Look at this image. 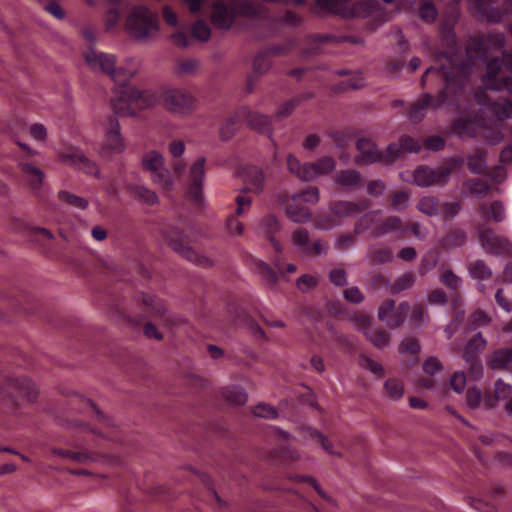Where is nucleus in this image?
<instances>
[{"instance_id": "nucleus-23", "label": "nucleus", "mask_w": 512, "mask_h": 512, "mask_svg": "<svg viewBox=\"0 0 512 512\" xmlns=\"http://www.w3.org/2000/svg\"><path fill=\"white\" fill-rule=\"evenodd\" d=\"M170 246L175 252H177L183 258H185L186 260L190 261L191 263H193L197 266L211 267L213 265L212 260H210L205 255L198 253L196 250H194L192 247L186 245L180 239H172L170 241Z\"/></svg>"}, {"instance_id": "nucleus-2", "label": "nucleus", "mask_w": 512, "mask_h": 512, "mask_svg": "<svg viewBox=\"0 0 512 512\" xmlns=\"http://www.w3.org/2000/svg\"><path fill=\"white\" fill-rule=\"evenodd\" d=\"M317 6L343 18H371L376 29L389 20V14L378 0H363L350 6L346 0H316Z\"/></svg>"}, {"instance_id": "nucleus-19", "label": "nucleus", "mask_w": 512, "mask_h": 512, "mask_svg": "<svg viewBox=\"0 0 512 512\" xmlns=\"http://www.w3.org/2000/svg\"><path fill=\"white\" fill-rule=\"evenodd\" d=\"M85 60L93 69L99 66L100 70L112 79H116L117 74L121 71L116 68V57L112 54L91 50L85 54Z\"/></svg>"}, {"instance_id": "nucleus-32", "label": "nucleus", "mask_w": 512, "mask_h": 512, "mask_svg": "<svg viewBox=\"0 0 512 512\" xmlns=\"http://www.w3.org/2000/svg\"><path fill=\"white\" fill-rule=\"evenodd\" d=\"M512 397V386L505 383L502 379H498L495 382L494 386V396H485L484 398V407L486 409H491L496 405L497 401L506 402Z\"/></svg>"}, {"instance_id": "nucleus-13", "label": "nucleus", "mask_w": 512, "mask_h": 512, "mask_svg": "<svg viewBox=\"0 0 512 512\" xmlns=\"http://www.w3.org/2000/svg\"><path fill=\"white\" fill-rule=\"evenodd\" d=\"M451 173L448 167L432 169L428 166L418 167L413 174L414 183L420 187H429L434 183L445 184Z\"/></svg>"}, {"instance_id": "nucleus-27", "label": "nucleus", "mask_w": 512, "mask_h": 512, "mask_svg": "<svg viewBox=\"0 0 512 512\" xmlns=\"http://www.w3.org/2000/svg\"><path fill=\"white\" fill-rule=\"evenodd\" d=\"M421 150V146L417 140L410 136H402L398 143H392L388 145V160L393 162L404 152L418 153Z\"/></svg>"}, {"instance_id": "nucleus-11", "label": "nucleus", "mask_w": 512, "mask_h": 512, "mask_svg": "<svg viewBox=\"0 0 512 512\" xmlns=\"http://www.w3.org/2000/svg\"><path fill=\"white\" fill-rule=\"evenodd\" d=\"M204 157H199L189 169L188 195L190 200L198 207L203 204V181L205 177Z\"/></svg>"}, {"instance_id": "nucleus-33", "label": "nucleus", "mask_w": 512, "mask_h": 512, "mask_svg": "<svg viewBox=\"0 0 512 512\" xmlns=\"http://www.w3.org/2000/svg\"><path fill=\"white\" fill-rule=\"evenodd\" d=\"M126 189L133 197L142 203L152 206L158 204L159 202V198L156 192L143 184H127Z\"/></svg>"}, {"instance_id": "nucleus-64", "label": "nucleus", "mask_w": 512, "mask_h": 512, "mask_svg": "<svg viewBox=\"0 0 512 512\" xmlns=\"http://www.w3.org/2000/svg\"><path fill=\"white\" fill-rule=\"evenodd\" d=\"M192 34L194 38L205 42L210 38L211 31L209 26L203 20H198L193 25Z\"/></svg>"}, {"instance_id": "nucleus-30", "label": "nucleus", "mask_w": 512, "mask_h": 512, "mask_svg": "<svg viewBox=\"0 0 512 512\" xmlns=\"http://www.w3.org/2000/svg\"><path fill=\"white\" fill-rule=\"evenodd\" d=\"M235 19V14L229 10L227 6L217 1L213 4L212 22L219 28L228 29L232 26Z\"/></svg>"}, {"instance_id": "nucleus-51", "label": "nucleus", "mask_w": 512, "mask_h": 512, "mask_svg": "<svg viewBox=\"0 0 512 512\" xmlns=\"http://www.w3.org/2000/svg\"><path fill=\"white\" fill-rule=\"evenodd\" d=\"M366 338L378 349H383L390 343V335L383 329H372L366 332Z\"/></svg>"}, {"instance_id": "nucleus-36", "label": "nucleus", "mask_w": 512, "mask_h": 512, "mask_svg": "<svg viewBox=\"0 0 512 512\" xmlns=\"http://www.w3.org/2000/svg\"><path fill=\"white\" fill-rule=\"evenodd\" d=\"M72 403H80L83 406V408L89 411L91 413V416L99 423H101L104 427L108 428L113 425L110 418L105 416L90 399H86L82 396L76 395L72 399Z\"/></svg>"}, {"instance_id": "nucleus-29", "label": "nucleus", "mask_w": 512, "mask_h": 512, "mask_svg": "<svg viewBox=\"0 0 512 512\" xmlns=\"http://www.w3.org/2000/svg\"><path fill=\"white\" fill-rule=\"evenodd\" d=\"M362 181L361 173L355 169L340 170L334 178L335 185L344 191L354 190Z\"/></svg>"}, {"instance_id": "nucleus-42", "label": "nucleus", "mask_w": 512, "mask_h": 512, "mask_svg": "<svg viewBox=\"0 0 512 512\" xmlns=\"http://www.w3.org/2000/svg\"><path fill=\"white\" fill-rule=\"evenodd\" d=\"M222 396L230 403L244 405L248 400L246 390L239 386H230L222 390Z\"/></svg>"}, {"instance_id": "nucleus-48", "label": "nucleus", "mask_w": 512, "mask_h": 512, "mask_svg": "<svg viewBox=\"0 0 512 512\" xmlns=\"http://www.w3.org/2000/svg\"><path fill=\"white\" fill-rule=\"evenodd\" d=\"M467 168L473 174H482L486 169L485 155L481 150L475 151L466 159Z\"/></svg>"}, {"instance_id": "nucleus-58", "label": "nucleus", "mask_w": 512, "mask_h": 512, "mask_svg": "<svg viewBox=\"0 0 512 512\" xmlns=\"http://www.w3.org/2000/svg\"><path fill=\"white\" fill-rule=\"evenodd\" d=\"M468 191L476 196H486L490 191V185L481 179H472L465 183Z\"/></svg>"}, {"instance_id": "nucleus-59", "label": "nucleus", "mask_w": 512, "mask_h": 512, "mask_svg": "<svg viewBox=\"0 0 512 512\" xmlns=\"http://www.w3.org/2000/svg\"><path fill=\"white\" fill-rule=\"evenodd\" d=\"M359 364L361 367L378 377H382L384 375V369L382 365L366 355H360Z\"/></svg>"}, {"instance_id": "nucleus-40", "label": "nucleus", "mask_w": 512, "mask_h": 512, "mask_svg": "<svg viewBox=\"0 0 512 512\" xmlns=\"http://www.w3.org/2000/svg\"><path fill=\"white\" fill-rule=\"evenodd\" d=\"M502 66H504L503 61L499 57H494L488 61L486 66V74L482 77V83L486 89L489 90V84L500 80L497 78V75Z\"/></svg>"}, {"instance_id": "nucleus-45", "label": "nucleus", "mask_w": 512, "mask_h": 512, "mask_svg": "<svg viewBox=\"0 0 512 512\" xmlns=\"http://www.w3.org/2000/svg\"><path fill=\"white\" fill-rule=\"evenodd\" d=\"M417 208L427 216H437L440 214V201L435 196H425L419 200Z\"/></svg>"}, {"instance_id": "nucleus-38", "label": "nucleus", "mask_w": 512, "mask_h": 512, "mask_svg": "<svg viewBox=\"0 0 512 512\" xmlns=\"http://www.w3.org/2000/svg\"><path fill=\"white\" fill-rule=\"evenodd\" d=\"M367 257L372 265H383L392 261L393 252L387 247L373 246L369 249Z\"/></svg>"}, {"instance_id": "nucleus-28", "label": "nucleus", "mask_w": 512, "mask_h": 512, "mask_svg": "<svg viewBox=\"0 0 512 512\" xmlns=\"http://www.w3.org/2000/svg\"><path fill=\"white\" fill-rule=\"evenodd\" d=\"M272 66L270 55L263 51L258 53L253 60V75L248 78L247 91L252 92L258 77L264 75Z\"/></svg>"}, {"instance_id": "nucleus-26", "label": "nucleus", "mask_w": 512, "mask_h": 512, "mask_svg": "<svg viewBox=\"0 0 512 512\" xmlns=\"http://www.w3.org/2000/svg\"><path fill=\"white\" fill-rule=\"evenodd\" d=\"M18 167L30 188L35 193H39L45 177L43 171L32 163L23 160L18 163Z\"/></svg>"}, {"instance_id": "nucleus-43", "label": "nucleus", "mask_w": 512, "mask_h": 512, "mask_svg": "<svg viewBox=\"0 0 512 512\" xmlns=\"http://www.w3.org/2000/svg\"><path fill=\"white\" fill-rule=\"evenodd\" d=\"M81 448V451H73L69 454V460L77 464H88L91 462H97L100 459V455L96 452L88 451L83 444L76 445Z\"/></svg>"}, {"instance_id": "nucleus-44", "label": "nucleus", "mask_w": 512, "mask_h": 512, "mask_svg": "<svg viewBox=\"0 0 512 512\" xmlns=\"http://www.w3.org/2000/svg\"><path fill=\"white\" fill-rule=\"evenodd\" d=\"M467 241V234L464 230L456 228L451 230L442 240L443 247L453 249L463 246Z\"/></svg>"}, {"instance_id": "nucleus-37", "label": "nucleus", "mask_w": 512, "mask_h": 512, "mask_svg": "<svg viewBox=\"0 0 512 512\" xmlns=\"http://www.w3.org/2000/svg\"><path fill=\"white\" fill-rule=\"evenodd\" d=\"M453 131L461 138H473L477 133L476 122L469 118H460L454 122L452 126Z\"/></svg>"}, {"instance_id": "nucleus-7", "label": "nucleus", "mask_w": 512, "mask_h": 512, "mask_svg": "<svg viewBox=\"0 0 512 512\" xmlns=\"http://www.w3.org/2000/svg\"><path fill=\"white\" fill-rule=\"evenodd\" d=\"M161 102L164 108L176 115H190L197 105V99L182 88H169L162 92Z\"/></svg>"}, {"instance_id": "nucleus-54", "label": "nucleus", "mask_w": 512, "mask_h": 512, "mask_svg": "<svg viewBox=\"0 0 512 512\" xmlns=\"http://www.w3.org/2000/svg\"><path fill=\"white\" fill-rule=\"evenodd\" d=\"M384 388L387 396L392 400H399L404 393L403 383L395 378H391L385 381Z\"/></svg>"}, {"instance_id": "nucleus-47", "label": "nucleus", "mask_w": 512, "mask_h": 512, "mask_svg": "<svg viewBox=\"0 0 512 512\" xmlns=\"http://www.w3.org/2000/svg\"><path fill=\"white\" fill-rule=\"evenodd\" d=\"M415 281L416 276L413 272L403 273L390 286V292L393 295L399 294L405 290L410 289L414 285Z\"/></svg>"}, {"instance_id": "nucleus-1", "label": "nucleus", "mask_w": 512, "mask_h": 512, "mask_svg": "<svg viewBox=\"0 0 512 512\" xmlns=\"http://www.w3.org/2000/svg\"><path fill=\"white\" fill-rule=\"evenodd\" d=\"M483 42L481 39H473L466 47L465 53L454 51L451 53H440L437 60L441 58L447 60V65L441 67H429L421 79V86L425 87L428 79L434 77L444 81L443 91L439 95V103L462 96L470 84V76L473 72L475 58L472 53H479L482 50Z\"/></svg>"}, {"instance_id": "nucleus-46", "label": "nucleus", "mask_w": 512, "mask_h": 512, "mask_svg": "<svg viewBox=\"0 0 512 512\" xmlns=\"http://www.w3.org/2000/svg\"><path fill=\"white\" fill-rule=\"evenodd\" d=\"M486 346V340L479 332L470 339L466 345L463 353V358L466 361H471L475 358L476 354Z\"/></svg>"}, {"instance_id": "nucleus-16", "label": "nucleus", "mask_w": 512, "mask_h": 512, "mask_svg": "<svg viewBox=\"0 0 512 512\" xmlns=\"http://www.w3.org/2000/svg\"><path fill=\"white\" fill-rule=\"evenodd\" d=\"M474 98L479 105L486 107L497 119L501 121L512 119V101L510 99L492 101L482 90L476 92Z\"/></svg>"}, {"instance_id": "nucleus-20", "label": "nucleus", "mask_w": 512, "mask_h": 512, "mask_svg": "<svg viewBox=\"0 0 512 512\" xmlns=\"http://www.w3.org/2000/svg\"><path fill=\"white\" fill-rule=\"evenodd\" d=\"M7 389L12 397H14L13 394H16L25 398L28 402H34L38 397L36 385L26 377L9 379L7 381Z\"/></svg>"}, {"instance_id": "nucleus-61", "label": "nucleus", "mask_w": 512, "mask_h": 512, "mask_svg": "<svg viewBox=\"0 0 512 512\" xmlns=\"http://www.w3.org/2000/svg\"><path fill=\"white\" fill-rule=\"evenodd\" d=\"M144 304L151 309V311L158 315L163 316L166 312V308L163 302L157 297L149 294H144L142 296Z\"/></svg>"}, {"instance_id": "nucleus-35", "label": "nucleus", "mask_w": 512, "mask_h": 512, "mask_svg": "<svg viewBox=\"0 0 512 512\" xmlns=\"http://www.w3.org/2000/svg\"><path fill=\"white\" fill-rule=\"evenodd\" d=\"M261 4L255 0H232L231 10L235 16L255 17L261 12Z\"/></svg>"}, {"instance_id": "nucleus-57", "label": "nucleus", "mask_w": 512, "mask_h": 512, "mask_svg": "<svg viewBox=\"0 0 512 512\" xmlns=\"http://www.w3.org/2000/svg\"><path fill=\"white\" fill-rule=\"evenodd\" d=\"M76 163L82 171L87 174L94 175L95 177H99L100 172L95 162L91 161L84 154H76L75 155Z\"/></svg>"}, {"instance_id": "nucleus-4", "label": "nucleus", "mask_w": 512, "mask_h": 512, "mask_svg": "<svg viewBox=\"0 0 512 512\" xmlns=\"http://www.w3.org/2000/svg\"><path fill=\"white\" fill-rule=\"evenodd\" d=\"M125 27L131 38L138 42H147L158 35V16L145 6H134L127 16Z\"/></svg>"}, {"instance_id": "nucleus-17", "label": "nucleus", "mask_w": 512, "mask_h": 512, "mask_svg": "<svg viewBox=\"0 0 512 512\" xmlns=\"http://www.w3.org/2000/svg\"><path fill=\"white\" fill-rule=\"evenodd\" d=\"M126 148L124 139L121 134V127L119 121L115 117H110L108 120V126L105 132V143L103 145L101 153H122Z\"/></svg>"}, {"instance_id": "nucleus-34", "label": "nucleus", "mask_w": 512, "mask_h": 512, "mask_svg": "<svg viewBox=\"0 0 512 512\" xmlns=\"http://www.w3.org/2000/svg\"><path fill=\"white\" fill-rule=\"evenodd\" d=\"M245 191L260 193L264 188L265 176L261 169L251 167L245 172Z\"/></svg>"}, {"instance_id": "nucleus-31", "label": "nucleus", "mask_w": 512, "mask_h": 512, "mask_svg": "<svg viewBox=\"0 0 512 512\" xmlns=\"http://www.w3.org/2000/svg\"><path fill=\"white\" fill-rule=\"evenodd\" d=\"M478 210L485 221L500 223L506 218L505 207L500 200H495L489 205L481 204Z\"/></svg>"}, {"instance_id": "nucleus-63", "label": "nucleus", "mask_w": 512, "mask_h": 512, "mask_svg": "<svg viewBox=\"0 0 512 512\" xmlns=\"http://www.w3.org/2000/svg\"><path fill=\"white\" fill-rule=\"evenodd\" d=\"M253 414L256 417L266 419H275L278 417L277 410L273 406L266 403H259L258 405H256L253 408Z\"/></svg>"}, {"instance_id": "nucleus-24", "label": "nucleus", "mask_w": 512, "mask_h": 512, "mask_svg": "<svg viewBox=\"0 0 512 512\" xmlns=\"http://www.w3.org/2000/svg\"><path fill=\"white\" fill-rule=\"evenodd\" d=\"M328 208L337 218H348L361 214L367 208V204L349 200H335L329 203Z\"/></svg>"}, {"instance_id": "nucleus-49", "label": "nucleus", "mask_w": 512, "mask_h": 512, "mask_svg": "<svg viewBox=\"0 0 512 512\" xmlns=\"http://www.w3.org/2000/svg\"><path fill=\"white\" fill-rule=\"evenodd\" d=\"M244 119L243 116H238V110L236 113L227 118L220 129V135L223 140H229L236 133L240 127V121Z\"/></svg>"}, {"instance_id": "nucleus-5", "label": "nucleus", "mask_w": 512, "mask_h": 512, "mask_svg": "<svg viewBox=\"0 0 512 512\" xmlns=\"http://www.w3.org/2000/svg\"><path fill=\"white\" fill-rule=\"evenodd\" d=\"M319 200V189L316 186H308L291 197L285 196L282 204L285 205V213L289 220L297 224H305L312 219V211L304 203L316 205Z\"/></svg>"}, {"instance_id": "nucleus-14", "label": "nucleus", "mask_w": 512, "mask_h": 512, "mask_svg": "<svg viewBox=\"0 0 512 512\" xmlns=\"http://www.w3.org/2000/svg\"><path fill=\"white\" fill-rule=\"evenodd\" d=\"M273 265L277 270L273 269L266 262L261 261V260L256 261V263H255L256 273L262 278L263 282L269 287L276 286V284L279 281L280 275H284L285 272L294 273L297 270V267L294 264H288L286 266V269L284 270L280 260H278V259H275L273 261Z\"/></svg>"}, {"instance_id": "nucleus-56", "label": "nucleus", "mask_w": 512, "mask_h": 512, "mask_svg": "<svg viewBox=\"0 0 512 512\" xmlns=\"http://www.w3.org/2000/svg\"><path fill=\"white\" fill-rule=\"evenodd\" d=\"M429 321V315L427 310L420 304L413 306L410 322L414 327H420Z\"/></svg>"}, {"instance_id": "nucleus-60", "label": "nucleus", "mask_w": 512, "mask_h": 512, "mask_svg": "<svg viewBox=\"0 0 512 512\" xmlns=\"http://www.w3.org/2000/svg\"><path fill=\"white\" fill-rule=\"evenodd\" d=\"M410 197L406 191H397L391 196V206L395 211H403L409 206Z\"/></svg>"}, {"instance_id": "nucleus-39", "label": "nucleus", "mask_w": 512, "mask_h": 512, "mask_svg": "<svg viewBox=\"0 0 512 512\" xmlns=\"http://www.w3.org/2000/svg\"><path fill=\"white\" fill-rule=\"evenodd\" d=\"M141 164L144 170L153 173L164 167V157L161 153L152 150L143 155Z\"/></svg>"}, {"instance_id": "nucleus-62", "label": "nucleus", "mask_w": 512, "mask_h": 512, "mask_svg": "<svg viewBox=\"0 0 512 512\" xmlns=\"http://www.w3.org/2000/svg\"><path fill=\"white\" fill-rule=\"evenodd\" d=\"M437 10L431 1L423 2L419 7V16L427 23H432L437 18Z\"/></svg>"}, {"instance_id": "nucleus-52", "label": "nucleus", "mask_w": 512, "mask_h": 512, "mask_svg": "<svg viewBox=\"0 0 512 512\" xmlns=\"http://www.w3.org/2000/svg\"><path fill=\"white\" fill-rule=\"evenodd\" d=\"M470 275L479 280H487L492 276V271L483 260H476L469 265Z\"/></svg>"}, {"instance_id": "nucleus-12", "label": "nucleus", "mask_w": 512, "mask_h": 512, "mask_svg": "<svg viewBox=\"0 0 512 512\" xmlns=\"http://www.w3.org/2000/svg\"><path fill=\"white\" fill-rule=\"evenodd\" d=\"M356 147L359 155L356 156L355 162L358 165H371L376 162L390 163L388 152H380L370 138H359L356 142Z\"/></svg>"}, {"instance_id": "nucleus-8", "label": "nucleus", "mask_w": 512, "mask_h": 512, "mask_svg": "<svg viewBox=\"0 0 512 512\" xmlns=\"http://www.w3.org/2000/svg\"><path fill=\"white\" fill-rule=\"evenodd\" d=\"M411 306L408 301H402L396 307L392 299L386 300L378 309V318L391 329L399 328L405 322Z\"/></svg>"}, {"instance_id": "nucleus-6", "label": "nucleus", "mask_w": 512, "mask_h": 512, "mask_svg": "<svg viewBox=\"0 0 512 512\" xmlns=\"http://www.w3.org/2000/svg\"><path fill=\"white\" fill-rule=\"evenodd\" d=\"M289 171L302 181H311L318 176L327 175L336 168V161L331 156H324L314 163L301 164L292 154L287 157Z\"/></svg>"}, {"instance_id": "nucleus-10", "label": "nucleus", "mask_w": 512, "mask_h": 512, "mask_svg": "<svg viewBox=\"0 0 512 512\" xmlns=\"http://www.w3.org/2000/svg\"><path fill=\"white\" fill-rule=\"evenodd\" d=\"M479 241L482 248L496 256L512 254V243L505 237L497 235L492 228L485 227L479 231Z\"/></svg>"}, {"instance_id": "nucleus-53", "label": "nucleus", "mask_w": 512, "mask_h": 512, "mask_svg": "<svg viewBox=\"0 0 512 512\" xmlns=\"http://www.w3.org/2000/svg\"><path fill=\"white\" fill-rule=\"evenodd\" d=\"M339 225L336 215L330 213H319L315 218V227L318 230L328 231Z\"/></svg>"}, {"instance_id": "nucleus-25", "label": "nucleus", "mask_w": 512, "mask_h": 512, "mask_svg": "<svg viewBox=\"0 0 512 512\" xmlns=\"http://www.w3.org/2000/svg\"><path fill=\"white\" fill-rule=\"evenodd\" d=\"M486 364L492 370L512 371V348L494 350L488 356Z\"/></svg>"}, {"instance_id": "nucleus-9", "label": "nucleus", "mask_w": 512, "mask_h": 512, "mask_svg": "<svg viewBox=\"0 0 512 512\" xmlns=\"http://www.w3.org/2000/svg\"><path fill=\"white\" fill-rule=\"evenodd\" d=\"M292 244L304 255H324L329 249L328 243L323 239L310 240V233L306 228H297L291 233Z\"/></svg>"}, {"instance_id": "nucleus-21", "label": "nucleus", "mask_w": 512, "mask_h": 512, "mask_svg": "<svg viewBox=\"0 0 512 512\" xmlns=\"http://www.w3.org/2000/svg\"><path fill=\"white\" fill-rule=\"evenodd\" d=\"M281 224L278 218L272 214L266 215L261 218L257 224V231L259 234L266 236L274 250L277 253L282 252L281 243L275 238V235L280 231Z\"/></svg>"}, {"instance_id": "nucleus-50", "label": "nucleus", "mask_w": 512, "mask_h": 512, "mask_svg": "<svg viewBox=\"0 0 512 512\" xmlns=\"http://www.w3.org/2000/svg\"><path fill=\"white\" fill-rule=\"evenodd\" d=\"M151 180L154 184L161 187L164 191H171L174 187V182L169 170L164 167L158 171L151 173Z\"/></svg>"}, {"instance_id": "nucleus-15", "label": "nucleus", "mask_w": 512, "mask_h": 512, "mask_svg": "<svg viewBox=\"0 0 512 512\" xmlns=\"http://www.w3.org/2000/svg\"><path fill=\"white\" fill-rule=\"evenodd\" d=\"M442 91L443 89L438 93V95H440ZM460 97L461 96H454L453 98H450L443 103H439V96H437L436 100H434L430 93H424L418 101L414 102L409 107L408 116L412 120L421 121L425 117L429 106L437 109L448 102L455 105L458 104Z\"/></svg>"}, {"instance_id": "nucleus-55", "label": "nucleus", "mask_w": 512, "mask_h": 512, "mask_svg": "<svg viewBox=\"0 0 512 512\" xmlns=\"http://www.w3.org/2000/svg\"><path fill=\"white\" fill-rule=\"evenodd\" d=\"M58 197L60 200L77 209L85 210L89 205L85 198L72 194L68 191H60L58 193Z\"/></svg>"}, {"instance_id": "nucleus-18", "label": "nucleus", "mask_w": 512, "mask_h": 512, "mask_svg": "<svg viewBox=\"0 0 512 512\" xmlns=\"http://www.w3.org/2000/svg\"><path fill=\"white\" fill-rule=\"evenodd\" d=\"M409 231V224L404 222L401 217L390 215L381 220L373 231L372 237L381 238L387 234H397L402 236Z\"/></svg>"}, {"instance_id": "nucleus-22", "label": "nucleus", "mask_w": 512, "mask_h": 512, "mask_svg": "<svg viewBox=\"0 0 512 512\" xmlns=\"http://www.w3.org/2000/svg\"><path fill=\"white\" fill-rule=\"evenodd\" d=\"M238 116H243L247 124L253 130L271 137V118L257 112H252L248 107L238 109Z\"/></svg>"}, {"instance_id": "nucleus-41", "label": "nucleus", "mask_w": 512, "mask_h": 512, "mask_svg": "<svg viewBox=\"0 0 512 512\" xmlns=\"http://www.w3.org/2000/svg\"><path fill=\"white\" fill-rule=\"evenodd\" d=\"M333 37L330 35H310L306 38L307 47L303 50V55L306 57H310L316 55L320 52L321 45L323 43L329 42Z\"/></svg>"}, {"instance_id": "nucleus-3", "label": "nucleus", "mask_w": 512, "mask_h": 512, "mask_svg": "<svg viewBox=\"0 0 512 512\" xmlns=\"http://www.w3.org/2000/svg\"><path fill=\"white\" fill-rule=\"evenodd\" d=\"M157 96L150 90H140L131 85L122 86L111 99L114 112L119 116H135L137 110L153 107Z\"/></svg>"}]
</instances>
